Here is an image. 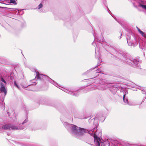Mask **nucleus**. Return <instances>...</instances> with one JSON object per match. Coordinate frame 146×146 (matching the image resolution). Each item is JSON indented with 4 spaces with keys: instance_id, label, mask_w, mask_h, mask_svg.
Here are the masks:
<instances>
[{
    "instance_id": "9",
    "label": "nucleus",
    "mask_w": 146,
    "mask_h": 146,
    "mask_svg": "<svg viewBox=\"0 0 146 146\" xmlns=\"http://www.w3.org/2000/svg\"><path fill=\"white\" fill-rule=\"evenodd\" d=\"M1 78L2 81L5 84H6V82L5 81V80L2 77H1Z\"/></svg>"
},
{
    "instance_id": "6",
    "label": "nucleus",
    "mask_w": 146,
    "mask_h": 146,
    "mask_svg": "<svg viewBox=\"0 0 146 146\" xmlns=\"http://www.w3.org/2000/svg\"><path fill=\"white\" fill-rule=\"evenodd\" d=\"M10 3H13L15 5L17 4V3L15 0H10Z\"/></svg>"
},
{
    "instance_id": "15",
    "label": "nucleus",
    "mask_w": 146,
    "mask_h": 146,
    "mask_svg": "<svg viewBox=\"0 0 146 146\" xmlns=\"http://www.w3.org/2000/svg\"><path fill=\"white\" fill-rule=\"evenodd\" d=\"M2 7H0V8H1Z\"/></svg>"
},
{
    "instance_id": "11",
    "label": "nucleus",
    "mask_w": 146,
    "mask_h": 146,
    "mask_svg": "<svg viewBox=\"0 0 146 146\" xmlns=\"http://www.w3.org/2000/svg\"><path fill=\"white\" fill-rule=\"evenodd\" d=\"M43 6L42 5L41 3H40L38 6V9H39L41 8Z\"/></svg>"
},
{
    "instance_id": "2",
    "label": "nucleus",
    "mask_w": 146,
    "mask_h": 146,
    "mask_svg": "<svg viewBox=\"0 0 146 146\" xmlns=\"http://www.w3.org/2000/svg\"><path fill=\"white\" fill-rule=\"evenodd\" d=\"M1 128L3 129L8 130H9L11 129L17 130L18 129V128L17 127L14 125L8 124L4 125Z\"/></svg>"
},
{
    "instance_id": "1",
    "label": "nucleus",
    "mask_w": 146,
    "mask_h": 146,
    "mask_svg": "<svg viewBox=\"0 0 146 146\" xmlns=\"http://www.w3.org/2000/svg\"><path fill=\"white\" fill-rule=\"evenodd\" d=\"M101 140L96 136H94V141L96 146H109L108 143L105 142H100Z\"/></svg>"
},
{
    "instance_id": "10",
    "label": "nucleus",
    "mask_w": 146,
    "mask_h": 146,
    "mask_svg": "<svg viewBox=\"0 0 146 146\" xmlns=\"http://www.w3.org/2000/svg\"><path fill=\"white\" fill-rule=\"evenodd\" d=\"M141 7H142L143 8L145 9H146V5H144L141 4L140 5Z\"/></svg>"
},
{
    "instance_id": "14",
    "label": "nucleus",
    "mask_w": 146,
    "mask_h": 146,
    "mask_svg": "<svg viewBox=\"0 0 146 146\" xmlns=\"http://www.w3.org/2000/svg\"><path fill=\"white\" fill-rule=\"evenodd\" d=\"M125 95H123V100H124V98H125Z\"/></svg>"
},
{
    "instance_id": "7",
    "label": "nucleus",
    "mask_w": 146,
    "mask_h": 146,
    "mask_svg": "<svg viewBox=\"0 0 146 146\" xmlns=\"http://www.w3.org/2000/svg\"><path fill=\"white\" fill-rule=\"evenodd\" d=\"M140 33L143 36V37H144L145 38L146 37V36L145 34L142 31H141Z\"/></svg>"
},
{
    "instance_id": "4",
    "label": "nucleus",
    "mask_w": 146,
    "mask_h": 146,
    "mask_svg": "<svg viewBox=\"0 0 146 146\" xmlns=\"http://www.w3.org/2000/svg\"><path fill=\"white\" fill-rule=\"evenodd\" d=\"M87 131L84 128H80L78 131V133L77 135H82L85 133H86Z\"/></svg>"
},
{
    "instance_id": "12",
    "label": "nucleus",
    "mask_w": 146,
    "mask_h": 146,
    "mask_svg": "<svg viewBox=\"0 0 146 146\" xmlns=\"http://www.w3.org/2000/svg\"><path fill=\"white\" fill-rule=\"evenodd\" d=\"M14 84H15V85L18 88H19V87L17 85V84L16 82H15L14 83Z\"/></svg>"
},
{
    "instance_id": "5",
    "label": "nucleus",
    "mask_w": 146,
    "mask_h": 146,
    "mask_svg": "<svg viewBox=\"0 0 146 146\" xmlns=\"http://www.w3.org/2000/svg\"><path fill=\"white\" fill-rule=\"evenodd\" d=\"M77 126L76 125H73L72 128V131L74 133L77 135L78 133V131L77 129Z\"/></svg>"
},
{
    "instance_id": "3",
    "label": "nucleus",
    "mask_w": 146,
    "mask_h": 146,
    "mask_svg": "<svg viewBox=\"0 0 146 146\" xmlns=\"http://www.w3.org/2000/svg\"><path fill=\"white\" fill-rule=\"evenodd\" d=\"M0 85L1 87L0 88V91L2 92H4L5 94V95H6L7 92L5 89V86L2 83H1Z\"/></svg>"
},
{
    "instance_id": "8",
    "label": "nucleus",
    "mask_w": 146,
    "mask_h": 146,
    "mask_svg": "<svg viewBox=\"0 0 146 146\" xmlns=\"http://www.w3.org/2000/svg\"><path fill=\"white\" fill-rule=\"evenodd\" d=\"M36 78H37V79H41V78H40V75L38 74L36 75Z\"/></svg>"
},
{
    "instance_id": "13",
    "label": "nucleus",
    "mask_w": 146,
    "mask_h": 146,
    "mask_svg": "<svg viewBox=\"0 0 146 146\" xmlns=\"http://www.w3.org/2000/svg\"><path fill=\"white\" fill-rule=\"evenodd\" d=\"M138 31L139 32V33H140L142 31L138 28Z\"/></svg>"
}]
</instances>
